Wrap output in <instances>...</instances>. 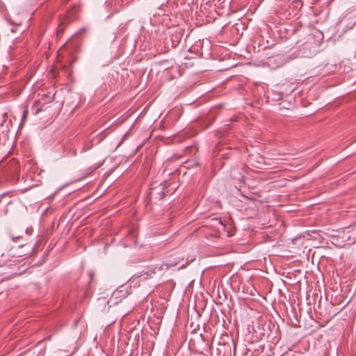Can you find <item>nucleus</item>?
Masks as SVG:
<instances>
[{"instance_id":"f257e3e1","label":"nucleus","mask_w":356,"mask_h":356,"mask_svg":"<svg viewBox=\"0 0 356 356\" xmlns=\"http://www.w3.org/2000/svg\"><path fill=\"white\" fill-rule=\"evenodd\" d=\"M6 19L10 24L18 26L22 23V16L19 13H13V15H8L6 16Z\"/></svg>"},{"instance_id":"f03ea898","label":"nucleus","mask_w":356,"mask_h":356,"mask_svg":"<svg viewBox=\"0 0 356 356\" xmlns=\"http://www.w3.org/2000/svg\"><path fill=\"white\" fill-rule=\"evenodd\" d=\"M120 297H126V293L123 292L122 290H117L113 292L112 298H117Z\"/></svg>"},{"instance_id":"7ed1b4c3","label":"nucleus","mask_w":356,"mask_h":356,"mask_svg":"<svg viewBox=\"0 0 356 356\" xmlns=\"http://www.w3.org/2000/svg\"><path fill=\"white\" fill-rule=\"evenodd\" d=\"M27 115H28V108H27V107H25V108L23 111L22 116L21 124H22L25 122V120L27 118Z\"/></svg>"},{"instance_id":"20e7f679","label":"nucleus","mask_w":356,"mask_h":356,"mask_svg":"<svg viewBox=\"0 0 356 356\" xmlns=\"http://www.w3.org/2000/svg\"><path fill=\"white\" fill-rule=\"evenodd\" d=\"M10 236L13 241H15L22 238V236L16 235L13 232H12L10 233Z\"/></svg>"},{"instance_id":"39448f33","label":"nucleus","mask_w":356,"mask_h":356,"mask_svg":"<svg viewBox=\"0 0 356 356\" xmlns=\"http://www.w3.org/2000/svg\"><path fill=\"white\" fill-rule=\"evenodd\" d=\"M178 264V262H175V261H173V262H171V261H169L167 265L169 266H174L175 265H177Z\"/></svg>"},{"instance_id":"423d86ee","label":"nucleus","mask_w":356,"mask_h":356,"mask_svg":"<svg viewBox=\"0 0 356 356\" xmlns=\"http://www.w3.org/2000/svg\"><path fill=\"white\" fill-rule=\"evenodd\" d=\"M49 339H50V336H49V337H47L44 338V339H43V341H47V340H49ZM42 340L40 341H39V343H40V342H42Z\"/></svg>"},{"instance_id":"0eeeda50","label":"nucleus","mask_w":356,"mask_h":356,"mask_svg":"<svg viewBox=\"0 0 356 356\" xmlns=\"http://www.w3.org/2000/svg\"><path fill=\"white\" fill-rule=\"evenodd\" d=\"M43 109L41 108H38L35 111V114H38L40 111H42Z\"/></svg>"},{"instance_id":"6e6552de","label":"nucleus","mask_w":356,"mask_h":356,"mask_svg":"<svg viewBox=\"0 0 356 356\" xmlns=\"http://www.w3.org/2000/svg\"><path fill=\"white\" fill-rule=\"evenodd\" d=\"M26 234H29V229H26Z\"/></svg>"},{"instance_id":"1a4fd4ad","label":"nucleus","mask_w":356,"mask_h":356,"mask_svg":"<svg viewBox=\"0 0 356 356\" xmlns=\"http://www.w3.org/2000/svg\"><path fill=\"white\" fill-rule=\"evenodd\" d=\"M122 143V141H120V143H118L117 148Z\"/></svg>"},{"instance_id":"9d476101","label":"nucleus","mask_w":356,"mask_h":356,"mask_svg":"<svg viewBox=\"0 0 356 356\" xmlns=\"http://www.w3.org/2000/svg\"><path fill=\"white\" fill-rule=\"evenodd\" d=\"M122 143V141H120V143H118L117 148Z\"/></svg>"},{"instance_id":"9b49d317","label":"nucleus","mask_w":356,"mask_h":356,"mask_svg":"<svg viewBox=\"0 0 356 356\" xmlns=\"http://www.w3.org/2000/svg\"><path fill=\"white\" fill-rule=\"evenodd\" d=\"M122 143V141H120V143H118L117 148Z\"/></svg>"},{"instance_id":"f8f14e48","label":"nucleus","mask_w":356,"mask_h":356,"mask_svg":"<svg viewBox=\"0 0 356 356\" xmlns=\"http://www.w3.org/2000/svg\"><path fill=\"white\" fill-rule=\"evenodd\" d=\"M90 279H91V280H92V276H93V275H92V273H90Z\"/></svg>"},{"instance_id":"ddd939ff","label":"nucleus","mask_w":356,"mask_h":356,"mask_svg":"<svg viewBox=\"0 0 356 356\" xmlns=\"http://www.w3.org/2000/svg\"><path fill=\"white\" fill-rule=\"evenodd\" d=\"M86 151V149L85 147L83 148L82 152Z\"/></svg>"},{"instance_id":"4468645a","label":"nucleus","mask_w":356,"mask_h":356,"mask_svg":"<svg viewBox=\"0 0 356 356\" xmlns=\"http://www.w3.org/2000/svg\"><path fill=\"white\" fill-rule=\"evenodd\" d=\"M127 134H125V135L124 136V137H123V138H122V140H124V138L125 137H127Z\"/></svg>"},{"instance_id":"2eb2a0df","label":"nucleus","mask_w":356,"mask_h":356,"mask_svg":"<svg viewBox=\"0 0 356 356\" xmlns=\"http://www.w3.org/2000/svg\"><path fill=\"white\" fill-rule=\"evenodd\" d=\"M25 245H27V244H25ZM24 245H21L19 247H23Z\"/></svg>"},{"instance_id":"dca6fc26","label":"nucleus","mask_w":356,"mask_h":356,"mask_svg":"<svg viewBox=\"0 0 356 356\" xmlns=\"http://www.w3.org/2000/svg\"><path fill=\"white\" fill-rule=\"evenodd\" d=\"M333 0H329L330 3H331Z\"/></svg>"}]
</instances>
